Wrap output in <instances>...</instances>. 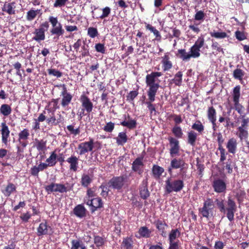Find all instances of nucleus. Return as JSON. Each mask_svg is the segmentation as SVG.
<instances>
[{
  "label": "nucleus",
  "mask_w": 249,
  "mask_h": 249,
  "mask_svg": "<svg viewBox=\"0 0 249 249\" xmlns=\"http://www.w3.org/2000/svg\"><path fill=\"white\" fill-rule=\"evenodd\" d=\"M16 2L15 1L8 2H5L1 8L2 12L6 13L9 15L16 14Z\"/></svg>",
  "instance_id": "21"
},
{
  "label": "nucleus",
  "mask_w": 249,
  "mask_h": 249,
  "mask_svg": "<svg viewBox=\"0 0 249 249\" xmlns=\"http://www.w3.org/2000/svg\"><path fill=\"white\" fill-rule=\"evenodd\" d=\"M145 29L147 30L150 31L151 32L153 33L154 35L155 36V39L157 41H160L161 39V36L160 32L152 25L146 23H145Z\"/></svg>",
  "instance_id": "33"
},
{
  "label": "nucleus",
  "mask_w": 249,
  "mask_h": 249,
  "mask_svg": "<svg viewBox=\"0 0 249 249\" xmlns=\"http://www.w3.org/2000/svg\"><path fill=\"white\" fill-rule=\"evenodd\" d=\"M241 119V125L239 127L248 129L249 118L245 117V115H243Z\"/></svg>",
  "instance_id": "62"
},
{
  "label": "nucleus",
  "mask_w": 249,
  "mask_h": 249,
  "mask_svg": "<svg viewBox=\"0 0 249 249\" xmlns=\"http://www.w3.org/2000/svg\"><path fill=\"white\" fill-rule=\"evenodd\" d=\"M87 210L82 204H78L73 209L74 214L78 217L83 218L86 215Z\"/></svg>",
  "instance_id": "26"
},
{
  "label": "nucleus",
  "mask_w": 249,
  "mask_h": 249,
  "mask_svg": "<svg viewBox=\"0 0 249 249\" xmlns=\"http://www.w3.org/2000/svg\"><path fill=\"white\" fill-rule=\"evenodd\" d=\"M192 128L201 133L204 131V127L200 121H197L192 125Z\"/></svg>",
  "instance_id": "58"
},
{
  "label": "nucleus",
  "mask_w": 249,
  "mask_h": 249,
  "mask_svg": "<svg viewBox=\"0 0 249 249\" xmlns=\"http://www.w3.org/2000/svg\"><path fill=\"white\" fill-rule=\"evenodd\" d=\"M36 141V147L38 151H43L45 149L46 146V141H44L43 140L40 141L37 139Z\"/></svg>",
  "instance_id": "57"
},
{
  "label": "nucleus",
  "mask_w": 249,
  "mask_h": 249,
  "mask_svg": "<svg viewBox=\"0 0 249 249\" xmlns=\"http://www.w3.org/2000/svg\"><path fill=\"white\" fill-rule=\"evenodd\" d=\"M161 63L163 71H169L173 67V63L170 60V53H166L163 56L161 57Z\"/></svg>",
  "instance_id": "19"
},
{
  "label": "nucleus",
  "mask_w": 249,
  "mask_h": 249,
  "mask_svg": "<svg viewBox=\"0 0 249 249\" xmlns=\"http://www.w3.org/2000/svg\"><path fill=\"white\" fill-rule=\"evenodd\" d=\"M172 132L175 136V137L178 139H181L183 137V133L182 132L181 128L179 126H174L172 129Z\"/></svg>",
  "instance_id": "49"
},
{
  "label": "nucleus",
  "mask_w": 249,
  "mask_h": 249,
  "mask_svg": "<svg viewBox=\"0 0 249 249\" xmlns=\"http://www.w3.org/2000/svg\"><path fill=\"white\" fill-rule=\"evenodd\" d=\"M168 140L170 145L169 153L170 156L173 158L178 156L180 148L179 141L173 137H169Z\"/></svg>",
  "instance_id": "10"
},
{
  "label": "nucleus",
  "mask_w": 249,
  "mask_h": 249,
  "mask_svg": "<svg viewBox=\"0 0 249 249\" xmlns=\"http://www.w3.org/2000/svg\"><path fill=\"white\" fill-rule=\"evenodd\" d=\"M29 136V130L27 128H24L18 133V141L20 142L21 140H27Z\"/></svg>",
  "instance_id": "42"
},
{
  "label": "nucleus",
  "mask_w": 249,
  "mask_h": 249,
  "mask_svg": "<svg viewBox=\"0 0 249 249\" xmlns=\"http://www.w3.org/2000/svg\"><path fill=\"white\" fill-rule=\"evenodd\" d=\"M56 159L57 154L55 151L51 152L50 157L46 159L47 163L40 162L38 166L35 165L31 168L30 170L31 175L37 177L39 172L43 171L48 167L54 166L57 162Z\"/></svg>",
  "instance_id": "3"
},
{
  "label": "nucleus",
  "mask_w": 249,
  "mask_h": 249,
  "mask_svg": "<svg viewBox=\"0 0 249 249\" xmlns=\"http://www.w3.org/2000/svg\"><path fill=\"white\" fill-rule=\"evenodd\" d=\"M133 240L130 237L124 238L123 241V245L125 249H133Z\"/></svg>",
  "instance_id": "56"
},
{
  "label": "nucleus",
  "mask_w": 249,
  "mask_h": 249,
  "mask_svg": "<svg viewBox=\"0 0 249 249\" xmlns=\"http://www.w3.org/2000/svg\"><path fill=\"white\" fill-rule=\"evenodd\" d=\"M109 188H110L108 186L107 184H103L102 183L100 186V188L102 189V192L101 195L104 197H106L108 196V192L110 191Z\"/></svg>",
  "instance_id": "61"
},
{
  "label": "nucleus",
  "mask_w": 249,
  "mask_h": 249,
  "mask_svg": "<svg viewBox=\"0 0 249 249\" xmlns=\"http://www.w3.org/2000/svg\"><path fill=\"white\" fill-rule=\"evenodd\" d=\"M49 27V23L47 21H45L41 23L39 27L35 30L34 34L35 36L33 39L36 41L44 40L45 38V33L47 31Z\"/></svg>",
  "instance_id": "6"
},
{
  "label": "nucleus",
  "mask_w": 249,
  "mask_h": 249,
  "mask_svg": "<svg viewBox=\"0 0 249 249\" xmlns=\"http://www.w3.org/2000/svg\"><path fill=\"white\" fill-rule=\"evenodd\" d=\"M58 101V99H52L45 107V110H47L48 113H55L56 110L59 108Z\"/></svg>",
  "instance_id": "23"
},
{
  "label": "nucleus",
  "mask_w": 249,
  "mask_h": 249,
  "mask_svg": "<svg viewBox=\"0 0 249 249\" xmlns=\"http://www.w3.org/2000/svg\"><path fill=\"white\" fill-rule=\"evenodd\" d=\"M232 95L234 103V108L239 114H241L243 112L244 107L239 103L241 96L240 86L239 85L236 86L233 88Z\"/></svg>",
  "instance_id": "7"
},
{
  "label": "nucleus",
  "mask_w": 249,
  "mask_h": 249,
  "mask_svg": "<svg viewBox=\"0 0 249 249\" xmlns=\"http://www.w3.org/2000/svg\"><path fill=\"white\" fill-rule=\"evenodd\" d=\"M125 179L124 176L114 177L108 182V186L114 189L121 190L124 185Z\"/></svg>",
  "instance_id": "13"
},
{
  "label": "nucleus",
  "mask_w": 249,
  "mask_h": 249,
  "mask_svg": "<svg viewBox=\"0 0 249 249\" xmlns=\"http://www.w3.org/2000/svg\"><path fill=\"white\" fill-rule=\"evenodd\" d=\"M70 164V169L73 172H76L78 169V158L74 155H71L67 160Z\"/></svg>",
  "instance_id": "24"
},
{
  "label": "nucleus",
  "mask_w": 249,
  "mask_h": 249,
  "mask_svg": "<svg viewBox=\"0 0 249 249\" xmlns=\"http://www.w3.org/2000/svg\"><path fill=\"white\" fill-rule=\"evenodd\" d=\"M92 181V177L91 175L83 174L82 175L81 179V184L84 187H88Z\"/></svg>",
  "instance_id": "37"
},
{
  "label": "nucleus",
  "mask_w": 249,
  "mask_h": 249,
  "mask_svg": "<svg viewBox=\"0 0 249 249\" xmlns=\"http://www.w3.org/2000/svg\"><path fill=\"white\" fill-rule=\"evenodd\" d=\"M237 130L238 133L237 135L241 140L245 139L248 137L249 132L248 129L238 127Z\"/></svg>",
  "instance_id": "47"
},
{
  "label": "nucleus",
  "mask_w": 249,
  "mask_h": 249,
  "mask_svg": "<svg viewBox=\"0 0 249 249\" xmlns=\"http://www.w3.org/2000/svg\"><path fill=\"white\" fill-rule=\"evenodd\" d=\"M180 235V232L178 229H172L169 234V241H174L175 240L179 237Z\"/></svg>",
  "instance_id": "51"
},
{
  "label": "nucleus",
  "mask_w": 249,
  "mask_h": 249,
  "mask_svg": "<svg viewBox=\"0 0 249 249\" xmlns=\"http://www.w3.org/2000/svg\"><path fill=\"white\" fill-rule=\"evenodd\" d=\"M145 29L147 30L150 31L151 32L153 33L154 35L155 36V39L157 41H160L161 39V36L160 32L152 25L146 23H145Z\"/></svg>",
  "instance_id": "30"
},
{
  "label": "nucleus",
  "mask_w": 249,
  "mask_h": 249,
  "mask_svg": "<svg viewBox=\"0 0 249 249\" xmlns=\"http://www.w3.org/2000/svg\"><path fill=\"white\" fill-rule=\"evenodd\" d=\"M12 108L8 104H2L0 107V113L5 117H7L10 115L12 113Z\"/></svg>",
  "instance_id": "40"
},
{
  "label": "nucleus",
  "mask_w": 249,
  "mask_h": 249,
  "mask_svg": "<svg viewBox=\"0 0 249 249\" xmlns=\"http://www.w3.org/2000/svg\"><path fill=\"white\" fill-rule=\"evenodd\" d=\"M215 204L219 212L225 214L230 222L234 220V213L237 211V206L234 200L231 197L228 198L226 207L225 206L224 200L222 199L216 198L214 200L212 198H207L204 200L202 207L198 209L201 217L207 220L213 218L216 212Z\"/></svg>",
  "instance_id": "1"
},
{
  "label": "nucleus",
  "mask_w": 249,
  "mask_h": 249,
  "mask_svg": "<svg viewBox=\"0 0 249 249\" xmlns=\"http://www.w3.org/2000/svg\"><path fill=\"white\" fill-rule=\"evenodd\" d=\"M204 38L202 36H201L198 37L197 40L195 42L194 45L200 49V48L204 46Z\"/></svg>",
  "instance_id": "64"
},
{
  "label": "nucleus",
  "mask_w": 249,
  "mask_h": 249,
  "mask_svg": "<svg viewBox=\"0 0 249 249\" xmlns=\"http://www.w3.org/2000/svg\"><path fill=\"white\" fill-rule=\"evenodd\" d=\"M116 143L118 145H124L128 140V137L126 132H121L119 133L118 136L115 138Z\"/></svg>",
  "instance_id": "34"
},
{
  "label": "nucleus",
  "mask_w": 249,
  "mask_h": 249,
  "mask_svg": "<svg viewBox=\"0 0 249 249\" xmlns=\"http://www.w3.org/2000/svg\"><path fill=\"white\" fill-rule=\"evenodd\" d=\"M184 187V182L181 179H172L168 178L165 181V192L166 194H170L173 192H179Z\"/></svg>",
  "instance_id": "4"
},
{
  "label": "nucleus",
  "mask_w": 249,
  "mask_h": 249,
  "mask_svg": "<svg viewBox=\"0 0 249 249\" xmlns=\"http://www.w3.org/2000/svg\"><path fill=\"white\" fill-rule=\"evenodd\" d=\"M211 47L213 50L215 51V52H213V54L216 55L220 52L222 53H224L223 49L220 46L218 42L217 41H213Z\"/></svg>",
  "instance_id": "53"
},
{
  "label": "nucleus",
  "mask_w": 249,
  "mask_h": 249,
  "mask_svg": "<svg viewBox=\"0 0 249 249\" xmlns=\"http://www.w3.org/2000/svg\"><path fill=\"white\" fill-rule=\"evenodd\" d=\"M84 202L88 206L90 207L91 213H94L98 209L103 207V203L102 199L100 197H96L93 198L85 199Z\"/></svg>",
  "instance_id": "14"
},
{
  "label": "nucleus",
  "mask_w": 249,
  "mask_h": 249,
  "mask_svg": "<svg viewBox=\"0 0 249 249\" xmlns=\"http://www.w3.org/2000/svg\"><path fill=\"white\" fill-rule=\"evenodd\" d=\"M49 230L52 231V228L50 226L47 225L46 221L44 223H41L37 229V234L38 236H42L44 235L50 234Z\"/></svg>",
  "instance_id": "22"
},
{
  "label": "nucleus",
  "mask_w": 249,
  "mask_h": 249,
  "mask_svg": "<svg viewBox=\"0 0 249 249\" xmlns=\"http://www.w3.org/2000/svg\"><path fill=\"white\" fill-rule=\"evenodd\" d=\"M190 53H189V55L188 56L193 58H197L200 56V50L199 48L196 47V46L193 45L190 48Z\"/></svg>",
  "instance_id": "48"
},
{
  "label": "nucleus",
  "mask_w": 249,
  "mask_h": 249,
  "mask_svg": "<svg viewBox=\"0 0 249 249\" xmlns=\"http://www.w3.org/2000/svg\"><path fill=\"white\" fill-rule=\"evenodd\" d=\"M182 73L181 71H178L172 79L173 82L178 86H180L182 83Z\"/></svg>",
  "instance_id": "55"
},
{
  "label": "nucleus",
  "mask_w": 249,
  "mask_h": 249,
  "mask_svg": "<svg viewBox=\"0 0 249 249\" xmlns=\"http://www.w3.org/2000/svg\"><path fill=\"white\" fill-rule=\"evenodd\" d=\"M162 75L161 72H152L146 76L145 83L149 87L147 90L148 99L151 102H154L155 100V96L160 87V85L156 83V78Z\"/></svg>",
  "instance_id": "2"
},
{
  "label": "nucleus",
  "mask_w": 249,
  "mask_h": 249,
  "mask_svg": "<svg viewBox=\"0 0 249 249\" xmlns=\"http://www.w3.org/2000/svg\"><path fill=\"white\" fill-rule=\"evenodd\" d=\"M143 157H139L137 158L132 164V170L135 172H137L141 175L142 172V168L144 166L143 163Z\"/></svg>",
  "instance_id": "20"
},
{
  "label": "nucleus",
  "mask_w": 249,
  "mask_h": 249,
  "mask_svg": "<svg viewBox=\"0 0 249 249\" xmlns=\"http://www.w3.org/2000/svg\"><path fill=\"white\" fill-rule=\"evenodd\" d=\"M44 188L48 194L53 192L63 193H66L68 191L67 187L65 185L54 182H52L49 185H46Z\"/></svg>",
  "instance_id": "11"
},
{
  "label": "nucleus",
  "mask_w": 249,
  "mask_h": 249,
  "mask_svg": "<svg viewBox=\"0 0 249 249\" xmlns=\"http://www.w3.org/2000/svg\"><path fill=\"white\" fill-rule=\"evenodd\" d=\"M177 55L184 61L189 60L190 59V57L188 56L189 53H186L185 49L178 50Z\"/></svg>",
  "instance_id": "54"
},
{
  "label": "nucleus",
  "mask_w": 249,
  "mask_h": 249,
  "mask_svg": "<svg viewBox=\"0 0 249 249\" xmlns=\"http://www.w3.org/2000/svg\"><path fill=\"white\" fill-rule=\"evenodd\" d=\"M164 170L163 168L158 165H154L152 169V172L154 178L156 179L160 178Z\"/></svg>",
  "instance_id": "36"
},
{
  "label": "nucleus",
  "mask_w": 249,
  "mask_h": 249,
  "mask_svg": "<svg viewBox=\"0 0 249 249\" xmlns=\"http://www.w3.org/2000/svg\"><path fill=\"white\" fill-rule=\"evenodd\" d=\"M171 166L175 169H180L182 173H185L188 167V164L186 163L182 158H173L171 160Z\"/></svg>",
  "instance_id": "15"
},
{
  "label": "nucleus",
  "mask_w": 249,
  "mask_h": 249,
  "mask_svg": "<svg viewBox=\"0 0 249 249\" xmlns=\"http://www.w3.org/2000/svg\"><path fill=\"white\" fill-rule=\"evenodd\" d=\"M187 143L192 146H194L197 139V133L193 130L188 132Z\"/></svg>",
  "instance_id": "39"
},
{
  "label": "nucleus",
  "mask_w": 249,
  "mask_h": 249,
  "mask_svg": "<svg viewBox=\"0 0 249 249\" xmlns=\"http://www.w3.org/2000/svg\"><path fill=\"white\" fill-rule=\"evenodd\" d=\"M207 116L210 121L216 120V112L213 106L208 108Z\"/></svg>",
  "instance_id": "52"
},
{
  "label": "nucleus",
  "mask_w": 249,
  "mask_h": 249,
  "mask_svg": "<svg viewBox=\"0 0 249 249\" xmlns=\"http://www.w3.org/2000/svg\"><path fill=\"white\" fill-rule=\"evenodd\" d=\"M211 37L217 39H223L228 36L227 34L225 32H216L213 30L210 33Z\"/></svg>",
  "instance_id": "46"
},
{
  "label": "nucleus",
  "mask_w": 249,
  "mask_h": 249,
  "mask_svg": "<svg viewBox=\"0 0 249 249\" xmlns=\"http://www.w3.org/2000/svg\"><path fill=\"white\" fill-rule=\"evenodd\" d=\"M237 142L236 140L232 138L229 140L226 147L228 150V152L231 154H235L237 149Z\"/></svg>",
  "instance_id": "28"
},
{
  "label": "nucleus",
  "mask_w": 249,
  "mask_h": 249,
  "mask_svg": "<svg viewBox=\"0 0 249 249\" xmlns=\"http://www.w3.org/2000/svg\"><path fill=\"white\" fill-rule=\"evenodd\" d=\"M120 124L123 126L127 127L129 129H133L137 126V122L136 120L134 119H129L128 121L121 122Z\"/></svg>",
  "instance_id": "43"
},
{
  "label": "nucleus",
  "mask_w": 249,
  "mask_h": 249,
  "mask_svg": "<svg viewBox=\"0 0 249 249\" xmlns=\"http://www.w3.org/2000/svg\"><path fill=\"white\" fill-rule=\"evenodd\" d=\"M81 106L87 113H90L93 108V105L90 99L86 94L83 93L80 97Z\"/></svg>",
  "instance_id": "16"
},
{
  "label": "nucleus",
  "mask_w": 249,
  "mask_h": 249,
  "mask_svg": "<svg viewBox=\"0 0 249 249\" xmlns=\"http://www.w3.org/2000/svg\"><path fill=\"white\" fill-rule=\"evenodd\" d=\"M57 87L61 88L62 91L60 96L62 97L61 105L63 107L68 106L71 102L72 99V95L68 91L66 85L64 84L56 86Z\"/></svg>",
  "instance_id": "8"
},
{
  "label": "nucleus",
  "mask_w": 249,
  "mask_h": 249,
  "mask_svg": "<svg viewBox=\"0 0 249 249\" xmlns=\"http://www.w3.org/2000/svg\"><path fill=\"white\" fill-rule=\"evenodd\" d=\"M94 243L98 248L102 247L105 243L104 239L98 235L94 236Z\"/></svg>",
  "instance_id": "59"
},
{
  "label": "nucleus",
  "mask_w": 249,
  "mask_h": 249,
  "mask_svg": "<svg viewBox=\"0 0 249 249\" xmlns=\"http://www.w3.org/2000/svg\"><path fill=\"white\" fill-rule=\"evenodd\" d=\"M138 91L137 90H133L130 92L126 96V100L131 102L133 101L134 99L138 96Z\"/></svg>",
  "instance_id": "63"
},
{
  "label": "nucleus",
  "mask_w": 249,
  "mask_h": 249,
  "mask_svg": "<svg viewBox=\"0 0 249 249\" xmlns=\"http://www.w3.org/2000/svg\"><path fill=\"white\" fill-rule=\"evenodd\" d=\"M152 231L146 226L141 227L138 231L139 236L136 235L137 238H149L151 236Z\"/></svg>",
  "instance_id": "29"
},
{
  "label": "nucleus",
  "mask_w": 249,
  "mask_h": 249,
  "mask_svg": "<svg viewBox=\"0 0 249 249\" xmlns=\"http://www.w3.org/2000/svg\"><path fill=\"white\" fill-rule=\"evenodd\" d=\"M145 29L147 30L150 31L151 32L153 33L154 35L155 36V39L157 41H160L161 39V36L160 32L152 25L146 23H145Z\"/></svg>",
  "instance_id": "32"
},
{
  "label": "nucleus",
  "mask_w": 249,
  "mask_h": 249,
  "mask_svg": "<svg viewBox=\"0 0 249 249\" xmlns=\"http://www.w3.org/2000/svg\"><path fill=\"white\" fill-rule=\"evenodd\" d=\"M245 71L240 69L239 65H237L236 69L233 71V77L234 79L242 81L245 75Z\"/></svg>",
  "instance_id": "38"
},
{
  "label": "nucleus",
  "mask_w": 249,
  "mask_h": 249,
  "mask_svg": "<svg viewBox=\"0 0 249 249\" xmlns=\"http://www.w3.org/2000/svg\"><path fill=\"white\" fill-rule=\"evenodd\" d=\"M145 29L147 30L150 31L151 32L153 33L154 35L155 36V39L157 41H160L161 39V36L160 32L152 25L146 23H145Z\"/></svg>",
  "instance_id": "31"
},
{
  "label": "nucleus",
  "mask_w": 249,
  "mask_h": 249,
  "mask_svg": "<svg viewBox=\"0 0 249 249\" xmlns=\"http://www.w3.org/2000/svg\"><path fill=\"white\" fill-rule=\"evenodd\" d=\"M99 35L96 28L90 27L88 29V35L91 38H94Z\"/></svg>",
  "instance_id": "60"
},
{
  "label": "nucleus",
  "mask_w": 249,
  "mask_h": 249,
  "mask_svg": "<svg viewBox=\"0 0 249 249\" xmlns=\"http://www.w3.org/2000/svg\"><path fill=\"white\" fill-rule=\"evenodd\" d=\"M0 126L1 128L0 132L1 137V142L4 145L7 146L9 144L10 141V130L5 122L1 123Z\"/></svg>",
  "instance_id": "12"
},
{
  "label": "nucleus",
  "mask_w": 249,
  "mask_h": 249,
  "mask_svg": "<svg viewBox=\"0 0 249 249\" xmlns=\"http://www.w3.org/2000/svg\"><path fill=\"white\" fill-rule=\"evenodd\" d=\"M51 115L46 119V123L48 125L52 126H56L62 122L61 119V115H60V118L56 119L55 116V113H50Z\"/></svg>",
  "instance_id": "27"
},
{
  "label": "nucleus",
  "mask_w": 249,
  "mask_h": 249,
  "mask_svg": "<svg viewBox=\"0 0 249 249\" xmlns=\"http://www.w3.org/2000/svg\"><path fill=\"white\" fill-rule=\"evenodd\" d=\"M93 148L94 140L92 138H89V141L81 142L78 145L77 152L79 155H83L92 151Z\"/></svg>",
  "instance_id": "9"
},
{
  "label": "nucleus",
  "mask_w": 249,
  "mask_h": 249,
  "mask_svg": "<svg viewBox=\"0 0 249 249\" xmlns=\"http://www.w3.org/2000/svg\"><path fill=\"white\" fill-rule=\"evenodd\" d=\"M16 185L12 183H8L5 189L2 191V193L5 196H10V195L16 192Z\"/></svg>",
  "instance_id": "35"
},
{
  "label": "nucleus",
  "mask_w": 249,
  "mask_h": 249,
  "mask_svg": "<svg viewBox=\"0 0 249 249\" xmlns=\"http://www.w3.org/2000/svg\"><path fill=\"white\" fill-rule=\"evenodd\" d=\"M214 192L217 193H224L226 190V184L224 180L218 178L214 180L212 184Z\"/></svg>",
  "instance_id": "18"
},
{
  "label": "nucleus",
  "mask_w": 249,
  "mask_h": 249,
  "mask_svg": "<svg viewBox=\"0 0 249 249\" xmlns=\"http://www.w3.org/2000/svg\"><path fill=\"white\" fill-rule=\"evenodd\" d=\"M40 10H35L33 8L29 10L26 14V18L28 21H31L33 20L39 13Z\"/></svg>",
  "instance_id": "41"
},
{
  "label": "nucleus",
  "mask_w": 249,
  "mask_h": 249,
  "mask_svg": "<svg viewBox=\"0 0 249 249\" xmlns=\"http://www.w3.org/2000/svg\"><path fill=\"white\" fill-rule=\"evenodd\" d=\"M49 22L51 23L52 28L50 30L52 35H55L58 38L64 33V30L62 28V24L58 22L57 17L50 16Z\"/></svg>",
  "instance_id": "5"
},
{
  "label": "nucleus",
  "mask_w": 249,
  "mask_h": 249,
  "mask_svg": "<svg viewBox=\"0 0 249 249\" xmlns=\"http://www.w3.org/2000/svg\"><path fill=\"white\" fill-rule=\"evenodd\" d=\"M94 10H98L99 11V12L102 11V14H94V11H92V18L96 19H104L108 17L111 13V8L108 6H106L103 8H100L99 7H94Z\"/></svg>",
  "instance_id": "17"
},
{
  "label": "nucleus",
  "mask_w": 249,
  "mask_h": 249,
  "mask_svg": "<svg viewBox=\"0 0 249 249\" xmlns=\"http://www.w3.org/2000/svg\"><path fill=\"white\" fill-rule=\"evenodd\" d=\"M140 195L143 199H146L150 196L147 184L142 186L140 188Z\"/></svg>",
  "instance_id": "45"
},
{
  "label": "nucleus",
  "mask_w": 249,
  "mask_h": 249,
  "mask_svg": "<svg viewBox=\"0 0 249 249\" xmlns=\"http://www.w3.org/2000/svg\"><path fill=\"white\" fill-rule=\"evenodd\" d=\"M74 124L69 125L67 126V129L69 132L70 134L76 136L80 133V127L74 128Z\"/></svg>",
  "instance_id": "50"
},
{
  "label": "nucleus",
  "mask_w": 249,
  "mask_h": 249,
  "mask_svg": "<svg viewBox=\"0 0 249 249\" xmlns=\"http://www.w3.org/2000/svg\"><path fill=\"white\" fill-rule=\"evenodd\" d=\"M155 224L158 231L161 232V235L163 237H165V229L168 227V225L165 222L164 220H158L155 222Z\"/></svg>",
  "instance_id": "25"
},
{
  "label": "nucleus",
  "mask_w": 249,
  "mask_h": 249,
  "mask_svg": "<svg viewBox=\"0 0 249 249\" xmlns=\"http://www.w3.org/2000/svg\"><path fill=\"white\" fill-rule=\"evenodd\" d=\"M71 244V249H87L85 245L80 240H72Z\"/></svg>",
  "instance_id": "44"
}]
</instances>
